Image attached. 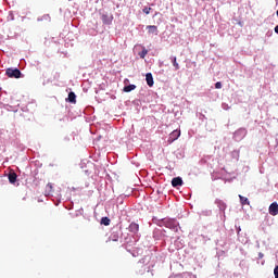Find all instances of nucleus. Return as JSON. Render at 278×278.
Returning <instances> with one entry per match:
<instances>
[{
  "label": "nucleus",
  "mask_w": 278,
  "mask_h": 278,
  "mask_svg": "<svg viewBox=\"0 0 278 278\" xmlns=\"http://www.w3.org/2000/svg\"><path fill=\"white\" fill-rule=\"evenodd\" d=\"M261 264H262V266H264V264H265V261H262V263H261Z\"/></svg>",
  "instance_id": "nucleus-44"
},
{
  "label": "nucleus",
  "mask_w": 278,
  "mask_h": 278,
  "mask_svg": "<svg viewBox=\"0 0 278 278\" xmlns=\"http://www.w3.org/2000/svg\"><path fill=\"white\" fill-rule=\"evenodd\" d=\"M276 144H277V147H278V138L276 139Z\"/></svg>",
  "instance_id": "nucleus-46"
},
{
  "label": "nucleus",
  "mask_w": 278,
  "mask_h": 278,
  "mask_svg": "<svg viewBox=\"0 0 278 278\" xmlns=\"http://www.w3.org/2000/svg\"><path fill=\"white\" fill-rule=\"evenodd\" d=\"M263 257H264V253L260 252L258 253V260H263Z\"/></svg>",
  "instance_id": "nucleus-37"
},
{
  "label": "nucleus",
  "mask_w": 278,
  "mask_h": 278,
  "mask_svg": "<svg viewBox=\"0 0 278 278\" xmlns=\"http://www.w3.org/2000/svg\"><path fill=\"white\" fill-rule=\"evenodd\" d=\"M148 53H149V50H147L146 47H142V51H140L138 53V55H139V58H141V60H144V58H147Z\"/></svg>",
  "instance_id": "nucleus-24"
},
{
  "label": "nucleus",
  "mask_w": 278,
  "mask_h": 278,
  "mask_svg": "<svg viewBox=\"0 0 278 278\" xmlns=\"http://www.w3.org/2000/svg\"><path fill=\"white\" fill-rule=\"evenodd\" d=\"M163 227L170 229V231H174L175 233H177V231H179L180 228L179 222H177V219L168 217L164 218Z\"/></svg>",
  "instance_id": "nucleus-1"
},
{
  "label": "nucleus",
  "mask_w": 278,
  "mask_h": 278,
  "mask_svg": "<svg viewBox=\"0 0 278 278\" xmlns=\"http://www.w3.org/2000/svg\"><path fill=\"white\" fill-rule=\"evenodd\" d=\"M147 29L148 34H153L154 36H157L160 34V30H157V26L155 25H148Z\"/></svg>",
  "instance_id": "nucleus-14"
},
{
  "label": "nucleus",
  "mask_w": 278,
  "mask_h": 278,
  "mask_svg": "<svg viewBox=\"0 0 278 278\" xmlns=\"http://www.w3.org/2000/svg\"><path fill=\"white\" fill-rule=\"evenodd\" d=\"M215 205H217L222 218H225V210H227V203L220 199L215 200Z\"/></svg>",
  "instance_id": "nucleus-5"
},
{
  "label": "nucleus",
  "mask_w": 278,
  "mask_h": 278,
  "mask_svg": "<svg viewBox=\"0 0 278 278\" xmlns=\"http://www.w3.org/2000/svg\"><path fill=\"white\" fill-rule=\"evenodd\" d=\"M266 36H267V38H270V36H273V30H268V31L266 33Z\"/></svg>",
  "instance_id": "nucleus-35"
},
{
  "label": "nucleus",
  "mask_w": 278,
  "mask_h": 278,
  "mask_svg": "<svg viewBox=\"0 0 278 278\" xmlns=\"http://www.w3.org/2000/svg\"><path fill=\"white\" fill-rule=\"evenodd\" d=\"M212 214H213L212 210H208V208L198 212V216H200V218L210 217L212 216Z\"/></svg>",
  "instance_id": "nucleus-13"
},
{
  "label": "nucleus",
  "mask_w": 278,
  "mask_h": 278,
  "mask_svg": "<svg viewBox=\"0 0 278 278\" xmlns=\"http://www.w3.org/2000/svg\"><path fill=\"white\" fill-rule=\"evenodd\" d=\"M7 77H10L11 79H21L23 77V73L17 67H9L5 71Z\"/></svg>",
  "instance_id": "nucleus-2"
},
{
  "label": "nucleus",
  "mask_w": 278,
  "mask_h": 278,
  "mask_svg": "<svg viewBox=\"0 0 278 278\" xmlns=\"http://www.w3.org/2000/svg\"><path fill=\"white\" fill-rule=\"evenodd\" d=\"M50 18H51V17L49 16V14H46V15H43V16L38 17L37 21L40 23V22H42V21H49Z\"/></svg>",
  "instance_id": "nucleus-27"
},
{
  "label": "nucleus",
  "mask_w": 278,
  "mask_h": 278,
  "mask_svg": "<svg viewBox=\"0 0 278 278\" xmlns=\"http://www.w3.org/2000/svg\"><path fill=\"white\" fill-rule=\"evenodd\" d=\"M232 160H236V162H238V160H240V150H233L231 153H230Z\"/></svg>",
  "instance_id": "nucleus-23"
},
{
  "label": "nucleus",
  "mask_w": 278,
  "mask_h": 278,
  "mask_svg": "<svg viewBox=\"0 0 278 278\" xmlns=\"http://www.w3.org/2000/svg\"><path fill=\"white\" fill-rule=\"evenodd\" d=\"M240 27H242V22H239Z\"/></svg>",
  "instance_id": "nucleus-45"
},
{
  "label": "nucleus",
  "mask_w": 278,
  "mask_h": 278,
  "mask_svg": "<svg viewBox=\"0 0 278 278\" xmlns=\"http://www.w3.org/2000/svg\"><path fill=\"white\" fill-rule=\"evenodd\" d=\"M127 81H129V79L126 78V79L124 80V84H127Z\"/></svg>",
  "instance_id": "nucleus-43"
},
{
  "label": "nucleus",
  "mask_w": 278,
  "mask_h": 278,
  "mask_svg": "<svg viewBox=\"0 0 278 278\" xmlns=\"http://www.w3.org/2000/svg\"><path fill=\"white\" fill-rule=\"evenodd\" d=\"M275 278H278V276H276Z\"/></svg>",
  "instance_id": "nucleus-47"
},
{
  "label": "nucleus",
  "mask_w": 278,
  "mask_h": 278,
  "mask_svg": "<svg viewBox=\"0 0 278 278\" xmlns=\"http://www.w3.org/2000/svg\"><path fill=\"white\" fill-rule=\"evenodd\" d=\"M48 188H50V190L53 189V185L52 184H48Z\"/></svg>",
  "instance_id": "nucleus-40"
},
{
  "label": "nucleus",
  "mask_w": 278,
  "mask_h": 278,
  "mask_svg": "<svg viewBox=\"0 0 278 278\" xmlns=\"http://www.w3.org/2000/svg\"><path fill=\"white\" fill-rule=\"evenodd\" d=\"M197 118H199V121H201V123H206L207 117L205 116V114L198 112L195 113Z\"/></svg>",
  "instance_id": "nucleus-22"
},
{
  "label": "nucleus",
  "mask_w": 278,
  "mask_h": 278,
  "mask_svg": "<svg viewBox=\"0 0 278 278\" xmlns=\"http://www.w3.org/2000/svg\"><path fill=\"white\" fill-rule=\"evenodd\" d=\"M134 90H136V85H134V84L126 85V86H124V89H123L124 92H131Z\"/></svg>",
  "instance_id": "nucleus-21"
},
{
  "label": "nucleus",
  "mask_w": 278,
  "mask_h": 278,
  "mask_svg": "<svg viewBox=\"0 0 278 278\" xmlns=\"http://www.w3.org/2000/svg\"><path fill=\"white\" fill-rule=\"evenodd\" d=\"M222 108L224 109V110H231V106H229V104H227V103H222Z\"/></svg>",
  "instance_id": "nucleus-32"
},
{
  "label": "nucleus",
  "mask_w": 278,
  "mask_h": 278,
  "mask_svg": "<svg viewBox=\"0 0 278 278\" xmlns=\"http://www.w3.org/2000/svg\"><path fill=\"white\" fill-rule=\"evenodd\" d=\"M67 103H77V94L75 92L71 91L66 99Z\"/></svg>",
  "instance_id": "nucleus-16"
},
{
  "label": "nucleus",
  "mask_w": 278,
  "mask_h": 278,
  "mask_svg": "<svg viewBox=\"0 0 278 278\" xmlns=\"http://www.w3.org/2000/svg\"><path fill=\"white\" fill-rule=\"evenodd\" d=\"M110 223H112V220L108 216L102 217L100 220V225H104V227H110Z\"/></svg>",
  "instance_id": "nucleus-20"
},
{
  "label": "nucleus",
  "mask_w": 278,
  "mask_h": 278,
  "mask_svg": "<svg viewBox=\"0 0 278 278\" xmlns=\"http://www.w3.org/2000/svg\"><path fill=\"white\" fill-rule=\"evenodd\" d=\"M181 136V130L176 129L174 131H172L168 136L167 142L169 144H173V142H175V140H179V137Z\"/></svg>",
  "instance_id": "nucleus-6"
},
{
  "label": "nucleus",
  "mask_w": 278,
  "mask_h": 278,
  "mask_svg": "<svg viewBox=\"0 0 278 278\" xmlns=\"http://www.w3.org/2000/svg\"><path fill=\"white\" fill-rule=\"evenodd\" d=\"M128 231L137 236L138 231H140V225L136 222H131L128 226Z\"/></svg>",
  "instance_id": "nucleus-8"
},
{
  "label": "nucleus",
  "mask_w": 278,
  "mask_h": 278,
  "mask_svg": "<svg viewBox=\"0 0 278 278\" xmlns=\"http://www.w3.org/2000/svg\"><path fill=\"white\" fill-rule=\"evenodd\" d=\"M146 81H147V85L149 86V88H153V85L155 84V81L153 80V74L152 73H147L146 74Z\"/></svg>",
  "instance_id": "nucleus-12"
},
{
  "label": "nucleus",
  "mask_w": 278,
  "mask_h": 278,
  "mask_svg": "<svg viewBox=\"0 0 278 278\" xmlns=\"http://www.w3.org/2000/svg\"><path fill=\"white\" fill-rule=\"evenodd\" d=\"M7 21H14V12L10 11L8 16H7Z\"/></svg>",
  "instance_id": "nucleus-28"
},
{
  "label": "nucleus",
  "mask_w": 278,
  "mask_h": 278,
  "mask_svg": "<svg viewBox=\"0 0 278 278\" xmlns=\"http://www.w3.org/2000/svg\"><path fill=\"white\" fill-rule=\"evenodd\" d=\"M151 10H153V9H152V8L144 7V8L142 9V12H143V14H151Z\"/></svg>",
  "instance_id": "nucleus-29"
},
{
  "label": "nucleus",
  "mask_w": 278,
  "mask_h": 278,
  "mask_svg": "<svg viewBox=\"0 0 278 278\" xmlns=\"http://www.w3.org/2000/svg\"><path fill=\"white\" fill-rule=\"evenodd\" d=\"M49 166L53 167V166H55V164H53V163H50V164H49Z\"/></svg>",
  "instance_id": "nucleus-42"
},
{
  "label": "nucleus",
  "mask_w": 278,
  "mask_h": 278,
  "mask_svg": "<svg viewBox=\"0 0 278 278\" xmlns=\"http://www.w3.org/2000/svg\"><path fill=\"white\" fill-rule=\"evenodd\" d=\"M8 179H9V182L14 186V184H16V181L18 179V175H16V172L11 170L8 174Z\"/></svg>",
  "instance_id": "nucleus-10"
},
{
  "label": "nucleus",
  "mask_w": 278,
  "mask_h": 278,
  "mask_svg": "<svg viewBox=\"0 0 278 278\" xmlns=\"http://www.w3.org/2000/svg\"><path fill=\"white\" fill-rule=\"evenodd\" d=\"M169 60H170V62H172V64H173V66H174V68H175V71H179V63H177V56H170L169 58Z\"/></svg>",
  "instance_id": "nucleus-19"
},
{
  "label": "nucleus",
  "mask_w": 278,
  "mask_h": 278,
  "mask_svg": "<svg viewBox=\"0 0 278 278\" xmlns=\"http://www.w3.org/2000/svg\"><path fill=\"white\" fill-rule=\"evenodd\" d=\"M274 277H278V265L274 268Z\"/></svg>",
  "instance_id": "nucleus-33"
},
{
  "label": "nucleus",
  "mask_w": 278,
  "mask_h": 278,
  "mask_svg": "<svg viewBox=\"0 0 278 278\" xmlns=\"http://www.w3.org/2000/svg\"><path fill=\"white\" fill-rule=\"evenodd\" d=\"M121 233H122L121 230L112 231V233H111V236L109 238L113 242H118V239L121 238Z\"/></svg>",
  "instance_id": "nucleus-15"
},
{
  "label": "nucleus",
  "mask_w": 278,
  "mask_h": 278,
  "mask_svg": "<svg viewBox=\"0 0 278 278\" xmlns=\"http://www.w3.org/2000/svg\"><path fill=\"white\" fill-rule=\"evenodd\" d=\"M238 240L239 242H241V244H247V242H249V239H247V237L239 235L238 236Z\"/></svg>",
  "instance_id": "nucleus-25"
},
{
  "label": "nucleus",
  "mask_w": 278,
  "mask_h": 278,
  "mask_svg": "<svg viewBox=\"0 0 278 278\" xmlns=\"http://www.w3.org/2000/svg\"><path fill=\"white\" fill-rule=\"evenodd\" d=\"M215 88L216 90H220V88H223V83L220 81L215 83Z\"/></svg>",
  "instance_id": "nucleus-31"
},
{
  "label": "nucleus",
  "mask_w": 278,
  "mask_h": 278,
  "mask_svg": "<svg viewBox=\"0 0 278 278\" xmlns=\"http://www.w3.org/2000/svg\"><path fill=\"white\" fill-rule=\"evenodd\" d=\"M33 105H34V104L28 103L27 105L22 106V112H31V106H33Z\"/></svg>",
  "instance_id": "nucleus-26"
},
{
  "label": "nucleus",
  "mask_w": 278,
  "mask_h": 278,
  "mask_svg": "<svg viewBox=\"0 0 278 278\" xmlns=\"http://www.w3.org/2000/svg\"><path fill=\"white\" fill-rule=\"evenodd\" d=\"M248 134L247 128H239L233 132L232 140H235V142H242Z\"/></svg>",
  "instance_id": "nucleus-3"
},
{
  "label": "nucleus",
  "mask_w": 278,
  "mask_h": 278,
  "mask_svg": "<svg viewBox=\"0 0 278 278\" xmlns=\"http://www.w3.org/2000/svg\"><path fill=\"white\" fill-rule=\"evenodd\" d=\"M165 233H166V230L155 228L152 232V237L154 238V240H162V238H164V236H166Z\"/></svg>",
  "instance_id": "nucleus-7"
},
{
  "label": "nucleus",
  "mask_w": 278,
  "mask_h": 278,
  "mask_svg": "<svg viewBox=\"0 0 278 278\" xmlns=\"http://www.w3.org/2000/svg\"><path fill=\"white\" fill-rule=\"evenodd\" d=\"M172 186H173V188H179V187L184 186V178H181L179 176L174 177L172 179Z\"/></svg>",
  "instance_id": "nucleus-9"
},
{
  "label": "nucleus",
  "mask_w": 278,
  "mask_h": 278,
  "mask_svg": "<svg viewBox=\"0 0 278 278\" xmlns=\"http://www.w3.org/2000/svg\"><path fill=\"white\" fill-rule=\"evenodd\" d=\"M100 18L103 25H112V21H114V15L109 13L108 11H100Z\"/></svg>",
  "instance_id": "nucleus-4"
},
{
  "label": "nucleus",
  "mask_w": 278,
  "mask_h": 278,
  "mask_svg": "<svg viewBox=\"0 0 278 278\" xmlns=\"http://www.w3.org/2000/svg\"><path fill=\"white\" fill-rule=\"evenodd\" d=\"M4 110H8V112H16V110H14L10 104H5Z\"/></svg>",
  "instance_id": "nucleus-30"
},
{
  "label": "nucleus",
  "mask_w": 278,
  "mask_h": 278,
  "mask_svg": "<svg viewBox=\"0 0 278 278\" xmlns=\"http://www.w3.org/2000/svg\"><path fill=\"white\" fill-rule=\"evenodd\" d=\"M240 203L241 205H251V201H249V198L243 197L242 194H239Z\"/></svg>",
  "instance_id": "nucleus-18"
},
{
  "label": "nucleus",
  "mask_w": 278,
  "mask_h": 278,
  "mask_svg": "<svg viewBox=\"0 0 278 278\" xmlns=\"http://www.w3.org/2000/svg\"><path fill=\"white\" fill-rule=\"evenodd\" d=\"M274 31L275 34H278V25L275 26Z\"/></svg>",
  "instance_id": "nucleus-39"
},
{
  "label": "nucleus",
  "mask_w": 278,
  "mask_h": 278,
  "mask_svg": "<svg viewBox=\"0 0 278 278\" xmlns=\"http://www.w3.org/2000/svg\"><path fill=\"white\" fill-rule=\"evenodd\" d=\"M268 212H269L270 216H277V214H278V203L277 202H273L269 205Z\"/></svg>",
  "instance_id": "nucleus-11"
},
{
  "label": "nucleus",
  "mask_w": 278,
  "mask_h": 278,
  "mask_svg": "<svg viewBox=\"0 0 278 278\" xmlns=\"http://www.w3.org/2000/svg\"><path fill=\"white\" fill-rule=\"evenodd\" d=\"M200 162L201 164H207V159H202Z\"/></svg>",
  "instance_id": "nucleus-36"
},
{
  "label": "nucleus",
  "mask_w": 278,
  "mask_h": 278,
  "mask_svg": "<svg viewBox=\"0 0 278 278\" xmlns=\"http://www.w3.org/2000/svg\"><path fill=\"white\" fill-rule=\"evenodd\" d=\"M236 229H237V236H241L240 231H242V228L240 226H236Z\"/></svg>",
  "instance_id": "nucleus-34"
},
{
  "label": "nucleus",
  "mask_w": 278,
  "mask_h": 278,
  "mask_svg": "<svg viewBox=\"0 0 278 278\" xmlns=\"http://www.w3.org/2000/svg\"><path fill=\"white\" fill-rule=\"evenodd\" d=\"M152 223L154 225H157V227H164V218H157V217H153L152 218Z\"/></svg>",
  "instance_id": "nucleus-17"
},
{
  "label": "nucleus",
  "mask_w": 278,
  "mask_h": 278,
  "mask_svg": "<svg viewBox=\"0 0 278 278\" xmlns=\"http://www.w3.org/2000/svg\"><path fill=\"white\" fill-rule=\"evenodd\" d=\"M174 278H184V275L177 274L176 276H174Z\"/></svg>",
  "instance_id": "nucleus-38"
},
{
  "label": "nucleus",
  "mask_w": 278,
  "mask_h": 278,
  "mask_svg": "<svg viewBox=\"0 0 278 278\" xmlns=\"http://www.w3.org/2000/svg\"><path fill=\"white\" fill-rule=\"evenodd\" d=\"M77 189L75 187H72V191L75 192Z\"/></svg>",
  "instance_id": "nucleus-41"
}]
</instances>
